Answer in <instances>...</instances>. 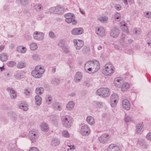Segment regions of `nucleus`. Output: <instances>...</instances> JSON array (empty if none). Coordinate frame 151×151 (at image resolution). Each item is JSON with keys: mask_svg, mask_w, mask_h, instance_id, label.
I'll list each match as a JSON object with an SVG mask.
<instances>
[{"mask_svg": "<svg viewBox=\"0 0 151 151\" xmlns=\"http://www.w3.org/2000/svg\"><path fill=\"white\" fill-rule=\"evenodd\" d=\"M100 68L99 62L96 60L87 61L84 65L85 71L89 73H94L97 72Z\"/></svg>", "mask_w": 151, "mask_h": 151, "instance_id": "obj_1", "label": "nucleus"}, {"mask_svg": "<svg viewBox=\"0 0 151 151\" xmlns=\"http://www.w3.org/2000/svg\"><path fill=\"white\" fill-rule=\"evenodd\" d=\"M45 71L44 68L40 65L35 67L34 70L31 72L32 76L34 78H39L41 77Z\"/></svg>", "mask_w": 151, "mask_h": 151, "instance_id": "obj_2", "label": "nucleus"}, {"mask_svg": "<svg viewBox=\"0 0 151 151\" xmlns=\"http://www.w3.org/2000/svg\"><path fill=\"white\" fill-rule=\"evenodd\" d=\"M63 127L66 128H70L72 124L73 119L69 115L63 116L61 119Z\"/></svg>", "mask_w": 151, "mask_h": 151, "instance_id": "obj_3", "label": "nucleus"}, {"mask_svg": "<svg viewBox=\"0 0 151 151\" xmlns=\"http://www.w3.org/2000/svg\"><path fill=\"white\" fill-rule=\"evenodd\" d=\"M38 131L33 129L29 131L28 134V137L30 139L32 143L35 142L39 137Z\"/></svg>", "mask_w": 151, "mask_h": 151, "instance_id": "obj_4", "label": "nucleus"}, {"mask_svg": "<svg viewBox=\"0 0 151 151\" xmlns=\"http://www.w3.org/2000/svg\"><path fill=\"white\" fill-rule=\"evenodd\" d=\"M114 72V68L112 64L109 63L106 64L104 68L102 70V73L106 76H110Z\"/></svg>", "mask_w": 151, "mask_h": 151, "instance_id": "obj_5", "label": "nucleus"}, {"mask_svg": "<svg viewBox=\"0 0 151 151\" xmlns=\"http://www.w3.org/2000/svg\"><path fill=\"white\" fill-rule=\"evenodd\" d=\"M110 90L107 88H102L98 89L96 95L103 97H107L110 95Z\"/></svg>", "mask_w": 151, "mask_h": 151, "instance_id": "obj_6", "label": "nucleus"}, {"mask_svg": "<svg viewBox=\"0 0 151 151\" xmlns=\"http://www.w3.org/2000/svg\"><path fill=\"white\" fill-rule=\"evenodd\" d=\"M110 137L107 134H103L99 137L98 139L100 143L104 144L109 141Z\"/></svg>", "mask_w": 151, "mask_h": 151, "instance_id": "obj_7", "label": "nucleus"}, {"mask_svg": "<svg viewBox=\"0 0 151 151\" xmlns=\"http://www.w3.org/2000/svg\"><path fill=\"white\" fill-rule=\"evenodd\" d=\"M74 45L76 49L77 50H80L83 46V42L77 39L73 40Z\"/></svg>", "mask_w": 151, "mask_h": 151, "instance_id": "obj_8", "label": "nucleus"}, {"mask_svg": "<svg viewBox=\"0 0 151 151\" xmlns=\"http://www.w3.org/2000/svg\"><path fill=\"white\" fill-rule=\"evenodd\" d=\"M33 38L35 40L38 41H40L43 40L44 35L42 32L36 31L33 33Z\"/></svg>", "mask_w": 151, "mask_h": 151, "instance_id": "obj_9", "label": "nucleus"}, {"mask_svg": "<svg viewBox=\"0 0 151 151\" xmlns=\"http://www.w3.org/2000/svg\"><path fill=\"white\" fill-rule=\"evenodd\" d=\"M119 33V29L116 27H114L111 30L110 35L113 38H116L118 36Z\"/></svg>", "mask_w": 151, "mask_h": 151, "instance_id": "obj_10", "label": "nucleus"}, {"mask_svg": "<svg viewBox=\"0 0 151 151\" xmlns=\"http://www.w3.org/2000/svg\"><path fill=\"white\" fill-rule=\"evenodd\" d=\"M96 32L97 35L101 37H103L105 35V30L101 27H99L96 28Z\"/></svg>", "mask_w": 151, "mask_h": 151, "instance_id": "obj_11", "label": "nucleus"}, {"mask_svg": "<svg viewBox=\"0 0 151 151\" xmlns=\"http://www.w3.org/2000/svg\"><path fill=\"white\" fill-rule=\"evenodd\" d=\"M90 128L86 125L83 126L81 129V133L83 135H88L90 132Z\"/></svg>", "mask_w": 151, "mask_h": 151, "instance_id": "obj_12", "label": "nucleus"}, {"mask_svg": "<svg viewBox=\"0 0 151 151\" xmlns=\"http://www.w3.org/2000/svg\"><path fill=\"white\" fill-rule=\"evenodd\" d=\"M83 30L82 28H76L71 31L72 34L74 35H81L83 33Z\"/></svg>", "mask_w": 151, "mask_h": 151, "instance_id": "obj_13", "label": "nucleus"}, {"mask_svg": "<svg viewBox=\"0 0 151 151\" xmlns=\"http://www.w3.org/2000/svg\"><path fill=\"white\" fill-rule=\"evenodd\" d=\"M7 91L9 92L11 98L12 99H15L17 96V93L14 89L11 87H8L6 88Z\"/></svg>", "mask_w": 151, "mask_h": 151, "instance_id": "obj_14", "label": "nucleus"}, {"mask_svg": "<svg viewBox=\"0 0 151 151\" xmlns=\"http://www.w3.org/2000/svg\"><path fill=\"white\" fill-rule=\"evenodd\" d=\"M122 106L123 108L127 110H129L130 108V104L127 99H124L122 101Z\"/></svg>", "mask_w": 151, "mask_h": 151, "instance_id": "obj_15", "label": "nucleus"}, {"mask_svg": "<svg viewBox=\"0 0 151 151\" xmlns=\"http://www.w3.org/2000/svg\"><path fill=\"white\" fill-rule=\"evenodd\" d=\"M123 82V80L121 78H116L114 81V84L118 88L121 87V84Z\"/></svg>", "mask_w": 151, "mask_h": 151, "instance_id": "obj_16", "label": "nucleus"}, {"mask_svg": "<svg viewBox=\"0 0 151 151\" xmlns=\"http://www.w3.org/2000/svg\"><path fill=\"white\" fill-rule=\"evenodd\" d=\"M8 115L13 121H16L18 119V115L15 112L11 111L9 112Z\"/></svg>", "mask_w": 151, "mask_h": 151, "instance_id": "obj_17", "label": "nucleus"}, {"mask_svg": "<svg viewBox=\"0 0 151 151\" xmlns=\"http://www.w3.org/2000/svg\"><path fill=\"white\" fill-rule=\"evenodd\" d=\"M82 76L80 72H77L74 78V81L75 82L78 83L81 81V80Z\"/></svg>", "mask_w": 151, "mask_h": 151, "instance_id": "obj_18", "label": "nucleus"}, {"mask_svg": "<svg viewBox=\"0 0 151 151\" xmlns=\"http://www.w3.org/2000/svg\"><path fill=\"white\" fill-rule=\"evenodd\" d=\"M120 26L121 29L126 33H128L129 31H128V28L127 26V24L124 22H121L120 23Z\"/></svg>", "mask_w": 151, "mask_h": 151, "instance_id": "obj_19", "label": "nucleus"}, {"mask_svg": "<svg viewBox=\"0 0 151 151\" xmlns=\"http://www.w3.org/2000/svg\"><path fill=\"white\" fill-rule=\"evenodd\" d=\"M143 126L140 124H137L136 126V132L137 134H140L143 130Z\"/></svg>", "mask_w": 151, "mask_h": 151, "instance_id": "obj_20", "label": "nucleus"}, {"mask_svg": "<svg viewBox=\"0 0 151 151\" xmlns=\"http://www.w3.org/2000/svg\"><path fill=\"white\" fill-rule=\"evenodd\" d=\"M60 140L57 138L52 139L51 142V145L53 147H55L58 145L60 144Z\"/></svg>", "mask_w": 151, "mask_h": 151, "instance_id": "obj_21", "label": "nucleus"}, {"mask_svg": "<svg viewBox=\"0 0 151 151\" xmlns=\"http://www.w3.org/2000/svg\"><path fill=\"white\" fill-rule=\"evenodd\" d=\"M75 105V104L73 101H70L67 104L66 109L68 110H71L73 109Z\"/></svg>", "mask_w": 151, "mask_h": 151, "instance_id": "obj_22", "label": "nucleus"}, {"mask_svg": "<svg viewBox=\"0 0 151 151\" xmlns=\"http://www.w3.org/2000/svg\"><path fill=\"white\" fill-rule=\"evenodd\" d=\"M64 9L63 8L60 6H56L55 14H61L64 13Z\"/></svg>", "mask_w": 151, "mask_h": 151, "instance_id": "obj_23", "label": "nucleus"}, {"mask_svg": "<svg viewBox=\"0 0 151 151\" xmlns=\"http://www.w3.org/2000/svg\"><path fill=\"white\" fill-rule=\"evenodd\" d=\"M86 120L88 123L90 125H93L95 123L94 119L92 116H88L86 118Z\"/></svg>", "mask_w": 151, "mask_h": 151, "instance_id": "obj_24", "label": "nucleus"}, {"mask_svg": "<svg viewBox=\"0 0 151 151\" xmlns=\"http://www.w3.org/2000/svg\"><path fill=\"white\" fill-rule=\"evenodd\" d=\"M75 18H70L65 19V21L68 23H72V24L75 25L77 23V21L75 19Z\"/></svg>", "mask_w": 151, "mask_h": 151, "instance_id": "obj_25", "label": "nucleus"}, {"mask_svg": "<svg viewBox=\"0 0 151 151\" xmlns=\"http://www.w3.org/2000/svg\"><path fill=\"white\" fill-rule=\"evenodd\" d=\"M16 2L20 4L23 6H27L29 3L28 0H16Z\"/></svg>", "mask_w": 151, "mask_h": 151, "instance_id": "obj_26", "label": "nucleus"}, {"mask_svg": "<svg viewBox=\"0 0 151 151\" xmlns=\"http://www.w3.org/2000/svg\"><path fill=\"white\" fill-rule=\"evenodd\" d=\"M14 77L18 79H20L24 78L22 73L20 71H17L14 74Z\"/></svg>", "mask_w": 151, "mask_h": 151, "instance_id": "obj_27", "label": "nucleus"}, {"mask_svg": "<svg viewBox=\"0 0 151 151\" xmlns=\"http://www.w3.org/2000/svg\"><path fill=\"white\" fill-rule=\"evenodd\" d=\"M8 59L7 54L6 53H1L0 55V59L2 62L6 61Z\"/></svg>", "mask_w": 151, "mask_h": 151, "instance_id": "obj_28", "label": "nucleus"}, {"mask_svg": "<svg viewBox=\"0 0 151 151\" xmlns=\"http://www.w3.org/2000/svg\"><path fill=\"white\" fill-rule=\"evenodd\" d=\"M41 129L42 131H47L48 129V127L47 124L45 123H42L40 125Z\"/></svg>", "mask_w": 151, "mask_h": 151, "instance_id": "obj_29", "label": "nucleus"}, {"mask_svg": "<svg viewBox=\"0 0 151 151\" xmlns=\"http://www.w3.org/2000/svg\"><path fill=\"white\" fill-rule=\"evenodd\" d=\"M35 99L36 104L37 105H40L41 103L42 100L41 97L39 95H36L35 97Z\"/></svg>", "mask_w": 151, "mask_h": 151, "instance_id": "obj_30", "label": "nucleus"}, {"mask_svg": "<svg viewBox=\"0 0 151 151\" xmlns=\"http://www.w3.org/2000/svg\"><path fill=\"white\" fill-rule=\"evenodd\" d=\"M129 87V84L126 82H124L122 84L121 87V90L122 91H124L127 89Z\"/></svg>", "mask_w": 151, "mask_h": 151, "instance_id": "obj_31", "label": "nucleus"}, {"mask_svg": "<svg viewBox=\"0 0 151 151\" xmlns=\"http://www.w3.org/2000/svg\"><path fill=\"white\" fill-rule=\"evenodd\" d=\"M138 143L142 148L146 149L147 148L148 146V144L143 140L139 141Z\"/></svg>", "mask_w": 151, "mask_h": 151, "instance_id": "obj_32", "label": "nucleus"}, {"mask_svg": "<svg viewBox=\"0 0 151 151\" xmlns=\"http://www.w3.org/2000/svg\"><path fill=\"white\" fill-rule=\"evenodd\" d=\"M119 100V97L117 94L114 93L112 94L111 96V100L114 102V101H118Z\"/></svg>", "mask_w": 151, "mask_h": 151, "instance_id": "obj_33", "label": "nucleus"}, {"mask_svg": "<svg viewBox=\"0 0 151 151\" xmlns=\"http://www.w3.org/2000/svg\"><path fill=\"white\" fill-rule=\"evenodd\" d=\"M26 64L25 62L20 61L19 62L17 65V68L22 69L24 68L26 65Z\"/></svg>", "mask_w": 151, "mask_h": 151, "instance_id": "obj_34", "label": "nucleus"}, {"mask_svg": "<svg viewBox=\"0 0 151 151\" xmlns=\"http://www.w3.org/2000/svg\"><path fill=\"white\" fill-rule=\"evenodd\" d=\"M17 50L18 51L20 52H21L24 53L26 52L27 49L25 47L20 46L17 48Z\"/></svg>", "mask_w": 151, "mask_h": 151, "instance_id": "obj_35", "label": "nucleus"}, {"mask_svg": "<svg viewBox=\"0 0 151 151\" xmlns=\"http://www.w3.org/2000/svg\"><path fill=\"white\" fill-rule=\"evenodd\" d=\"M44 91V88L42 87L37 88H36L35 92L37 94L41 95Z\"/></svg>", "mask_w": 151, "mask_h": 151, "instance_id": "obj_36", "label": "nucleus"}, {"mask_svg": "<svg viewBox=\"0 0 151 151\" xmlns=\"http://www.w3.org/2000/svg\"><path fill=\"white\" fill-rule=\"evenodd\" d=\"M29 48L32 50H35L37 48V44L36 43L32 42L29 45Z\"/></svg>", "mask_w": 151, "mask_h": 151, "instance_id": "obj_37", "label": "nucleus"}, {"mask_svg": "<svg viewBox=\"0 0 151 151\" xmlns=\"http://www.w3.org/2000/svg\"><path fill=\"white\" fill-rule=\"evenodd\" d=\"M53 107L55 109L58 111H60L62 109V106L60 105L59 103H57L54 104Z\"/></svg>", "mask_w": 151, "mask_h": 151, "instance_id": "obj_38", "label": "nucleus"}, {"mask_svg": "<svg viewBox=\"0 0 151 151\" xmlns=\"http://www.w3.org/2000/svg\"><path fill=\"white\" fill-rule=\"evenodd\" d=\"M115 145L111 144L107 148V151H114V148L116 146Z\"/></svg>", "mask_w": 151, "mask_h": 151, "instance_id": "obj_39", "label": "nucleus"}, {"mask_svg": "<svg viewBox=\"0 0 151 151\" xmlns=\"http://www.w3.org/2000/svg\"><path fill=\"white\" fill-rule=\"evenodd\" d=\"M93 104L95 106L98 108H101L103 107V103L101 102L94 101Z\"/></svg>", "mask_w": 151, "mask_h": 151, "instance_id": "obj_40", "label": "nucleus"}, {"mask_svg": "<svg viewBox=\"0 0 151 151\" xmlns=\"http://www.w3.org/2000/svg\"><path fill=\"white\" fill-rule=\"evenodd\" d=\"M7 65L10 67H14L16 65V63L14 61L12 60L9 61L7 63Z\"/></svg>", "mask_w": 151, "mask_h": 151, "instance_id": "obj_41", "label": "nucleus"}, {"mask_svg": "<svg viewBox=\"0 0 151 151\" xmlns=\"http://www.w3.org/2000/svg\"><path fill=\"white\" fill-rule=\"evenodd\" d=\"M98 19L102 22H104L107 21L108 17H107L106 16L101 17H100L98 18Z\"/></svg>", "mask_w": 151, "mask_h": 151, "instance_id": "obj_42", "label": "nucleus"}, {"mask_svg": "<svg viewBox=\"0 0 151 151\" xmlns=\"http://www.w3.org/2000/svg\"><path fill=\"white\" fill-rule=\"evenodd\" d=\"M64 17L66 19H67V18H75L74 14L71 13H68L65 14Z\"/></svg>", "mask_w": 151, "mask_h": 151, "instance_id": "obj_43", "label": "nucleus"}, {"mask_svg": "<svg viewBox=\"0 0 151 151\" xmlns=\"http://www.w3.org/2000/svg\"><path fill=\"white\" fill-rule=\"evenodd\" d=\"M62 135L65 137H69L70 136L68 132L66 130H63L62 132Z\"/></svg>", "mask_w": 151, "mask_h": 151, "instance_id": "obj_44", "label": "nucleus"}, {"mask_svg": "<svg viewBox=\"0 0 151 151\" xmlns=\"http://www.w3.org/2000/svg\"><path fill=\"white\" fill-rule=\"evenodd\" d=\"M34 8L38 11H40L42 8L41 4H36L34 6Z\"/></svg>", "mask_w": 151, "mask_h": 151, "instance_id": "obj_45", "label": "nucleus"}, {"mask_svg": "<svg viewBox=\"0 0 151 151\" xmlns=\"http://www.w3.org/2000/svg\"><path fill=\"white\" fill-rule=\"evenodd\" d=\"M32 59L35 61H38L40 60V58L38 54H34L32 56Z\"/></svg>", "mask_w": 151, "mask_h": 151, "instance_id": "obj_46", "label": "nucleus"}, {"mask_svg": "<svg viewBox=\"0 0 151 151\" xmlns=\"http://www.w3.org/2000/svg\"><path fill=\"white\" fill-rule=\"evenodd\" d=\"M127 37L126 38L123 39H120L119 42L120 44L123 45H125L127 44Z\"/></svg>", "mask_w": 151, "mask_h": 151, "instance_id": "obj_47", "label": "nucleus"}, {"mask_svg": "<svg viewBox=\"0 0 151 151\" xmlns=\"http://www.w3.org/2000/svg\"><path fill=\"white\" fill-rule=\"evenodd\" d=\"M52 98L50 95H47L46 98V100L47 103L49 104L51 103Z\"/></svg>", "mask_w": 151, "mask_h": 151, "instance_id": "obj_48", "label": "nucleus"}, {"mask_svg": "<svg viewBox=\"0 0 151 151\" xmlns=\"http://www.w3.org/2000/svg\"><path fill=\"white\" fill-rule=\"evenodd\" d=\"M144 15L146 18H151V12H144Z\"/></svg>", "mask_w": 151, "mask_h": 151, "instance_id": "obj_49", "label": "nucleus"}, {"mask_svg": "<svg viewBox=\"0 0 151 151\" xmlns=\"http://www.w3.org/2000/svg\"><path fill=\"white\" fill-rule=\"evenodd\" d=\"M19 109H22L24 111H27L28 109V107L26 106H24V105L22 104H21L19 105Z\"/></svg>", "mask_w": 151, "mask_h": 151, "instance_id": "obj_50", "label": "nucleus"}, {"mask_svg": "<svg viewBox=\"0 0 151 151\" xmlns=\"http://www.w3.org/2000/svg\"><path fill=\"white\" fill-rule=\"evenodd\" d=\"M114 17L115 20L119 21L121 19L120 14L119 13H116L114 15Z\"/></svg>", "mask_w": 151, "mask_h": 151, "instance_id": "obj_51", "label": "nucleus"}, {"mask_svg": "<svg viewBox=\"0 0 151 151\" xmlns=\"http://www.w3.org/2000/svg\"><path fill=\"white\" fill-rule=\"evenodd\" d=\"M24 92L26 95L27 96H30L32 93L30 89L29 88L25 89Z\"/></svg>", "mask_w": 151, "mask_h": 151, "instance_id": "obj_52", "label": "nucleus"}, {"mask_svg": "<svg viewBox=\"0 0 151 151\" xmlns=\"http://www.w3.org/2000/svg\"><path fill=\"white\" fill-rule=\"evenodd\" d=\"M125 122L127 123L132 121V118L129 116L125 115L124 119Z\"/></svg>", "mask_w": 151, "mask_h": 151, "instance_id": "obj_53", "label": "nucleus"}, {"mask_svg": "<svg viewBox=\"0 0 151 151\" xmlns=\"http://www.w3.org/2000/svg\"><path fill=\"white\" fill-rule=\"evenodd\" d=\"M65 42V40H61L59 42L58 45L59 47H61L62 48L63 47H65L64 46Z\"/></svg>", "mask_w": 151, "mask_h": 151, "instance_id": "obj_54", "label": "nucleus"}, {"mask_svg": "<svg viewBox=\"0 0 151 151\" xmlns=\"http://www.w3.org/2000/svg\"><path fill=\"white\" fill-rule=\"evenodd\" d=\"M48 34L49 37L52 39H54L56 37L55 35L52 31L50 32Z\"/></svg>", "mask_w": 151, "mask_h": 151, "instance_id": "obj_55", "label": "nucleus"}, {"mask_svg": "<svg viewBox=\"0 0 151 151\" xmlns=\"http://www.w3.org/2000/svg\"><path fill=\"white\" fill-rule=\"evenodd\" d=\"M56 10V7H53L49 9L50 12L51 13H53L55 14V11Z\"/></svg>", "mask_w": 151, "mask_h": 151, "instance_id": "obj_56", "label": "nucleus"}, {"mask_svg": "<svg viewBox=\"0 0 151 151\" xmlns=\"http://www.w3.org/2000/svg\"><path fill=\"white\" fill-rule=\"evenodd\" d=\"M135 33L137 35H139L141 32V30L139 28H136L134 29Z\"/></svg>", "mask_w": 151, "mask_h": 151, "instance_id": "obj_57", "label": "nucleus"}, {"mask_svg": "<svg viewBox=\"0 0 151 151\" xmlns=\"http://www.w3.org/2000/svg\"><path fill=\"white\" fill-rule=\"evenodd\" d=\"M118 101H114V102H113L112 101V100H111L110 102H111V106L113 107H115L116 106V105Z\"/></svg>", "mask_w": 151, "mask_h": 151, "instance_id": "obj_58", "label": "nucleus"}, {"mask_svg": "<svg viewBox=\"0 0 151 151\" xmlns=\"http://www.w3.org/2000/svg\"><path fill=\"white\" fill-rule=\"evenodd\" d=\"M62 50L63 52L65 53L69 52V50L68 48L65 47L62 48Z\"/></svg>", "mask_w": 151, "mask_h": 151, "instance_id": "obj_59", "label": "nucleus"}, {"mask_svg": "<svg viewBox=\"0 0 151 151\" xmlns=\"http://www.w3.org/2000/svg\"><path fill=\"white\" fill-rule=\"evenodd\" d=\"M52 82L54 84H58L59 83V80L58 78H55L52 80Z\"/></svg>", "mask_w": 151, "mask_h": 151, "instance_id": "obj_60", "label": "nucleus"}, {"mask_svg": "<svg viewBox=\"0 0 151 151\" xmlns=\"http://www.w3.org/2000/svg\"><path fill=\"white\" fill-rule=\"evenodd\" d=\"M29 151H39V150L37 147H32L30 149Z\"/></svg>", "mask_w": 151, "mask_h": 151, "instance_id": "obj_61", "label": "nucleus"}, {"mask_svg": "<svg viewBox=\"0 0 151 151\" xmlns=\"http://www.w3.org/2000/svg\"><path fill=\"white\" fill-rule=\"evenodd\" d=\"M146 138L148 140L151 141V132H149L147 134Z\"/></svg>", "mask_w": 151, "mask_h": 151, "instance_id": "obj_62", "label": "nucleus"}, {"mask_svg": "<svg viewBox=\"0 0 151 151\" xmlns=\"http://www.w3.org/2000/svg\"><path fill=\"white\" fill-rule=\"evenodd\" d=\"M115 8L117 10H119L121 9V6L119 4H116L115 6Z\"/></svg>", "mask_w": 151, "mask_h": 151, "instance_id": "obj_63", "label": "nucleus"}, {"mask_svg": "<svg viewBox=\"0 0 151 151\" xmlns=\"http://www.w3.org/2000/svg\"><path fill=\"white\" fill-rule=\"evenodd\" d=\"M19 119V120H21L23 119V116L22 114H19L18 115V119Z\"/></svg>", "mask_w": 151, "mask_h": 151, "instance_id": "obj_64", "label": "nucleus"}]
</instances>
